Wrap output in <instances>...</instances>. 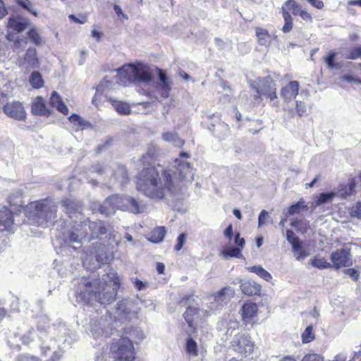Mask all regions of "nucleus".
Here are the masks:
<instances>
[{"label": "nucleus", "instance_id": "obj_60", "mask_svg": "<svg viewBox=\"0 0 361 361\" xmlns=\"http://www.w3.org/2000/svg\"><path fill=\"white\" fill-rule=\"evenodd\" d=\"M228 290V288L224 287L220 290L214 294V300L216 301H219L223 296H224Z\"/></svg>", "mask_w": 361, "mask_h": 361}, {"label": "nucleus", "instance_id": "obj_39", "mask_svg": "<svg viewBox=\"0 0 361 361\" xmlns=\"http://www.w3.org/2000/svg\"><path fill=\"white\" fill-rule=\"evenodd\" d=\"M336 196V193L334 192H322L320 193L316 200V204L317 205L322 204L324 203L330 202L333 200V198Z\"/></svg>", "mask_w": 361, "mask_h": 361}, {"label": "nucleus", "instance_id": "obj_9", "mask_svg": "<svg viewBox=\"0 0 361 361\" xmlns=\"http://www.w3.org/2000/svg\"><path fill=\"white\" fill-rule=\"evenodd\" d=\"M331 267L334 269H340L343 267H349L353 265V259L349 248H340L332 252L330 256Z\"/></svg>", "mask_w": 361, "mask_h": 361}, {"label": "nucleus", "instance_id": "obj_43", "mask_svg": "<svg viewBox=\"0 0 361 361\" xmlns=\"http://www.w3.org/2000/svg\"><path fill=\"white\" fill-rule=\"evenodd\" d=\"M336 53L334 51H331L329 53L328 56L325 57L324 61L327 65V67L329 69H333L334 68L338 67V64L335 63Z\"/></svg>", "mask_w": 361, "mask_h": 361}, {"label": "nucleus", "instance_id": "obj_40", "mask_svg": "<svg viewBox=\"0 0 361 361\" xmlns=\"http://www.w3.org/2000/svg\"><path fill=\"white\" fill-rule=\"evenodd\" d=\"M314 339V334L312 326H308L302 334V341L304 343H307Z\"/></svg>", "mask_w": 361, "mask_h": 361}, {"label": "nucleus", "instance_id": "obj_36", "mask_svg": "<svg viewBox=\"0 0 361 361\" xmlns=\"http://www.w3.org/2000/svg\"><path fill=\"white\" fill-rule=\"evenodd\" d=\"M292 248L295 258L298 261L305 259L309 255V253L302 247L300 241L298 242V245L296 247H292Z\"/></svg>", "mask_w": 361, "mask_h": 361}, {"label": "nucleus", "instance_id": "obj_37", "mask_svg": "<svg viewBox=\"0 0 361 361\" xmlns=\"http://www.w3.org/2000/svg\"><path fill=\"white\" fill-rule=\"evenodd\" d=\"M27 37L35 45L39 46L42 44V39L37 29L34 27L30 29L27 32Z\"/></svg>", "mask_w": 361, "mask_h": 361}, {"label": "nucleus", "instance_id": "obj_15", "mask_svg": "<svg viewBox=\"0 0 361 361\" xmlns=\"http://www.w3.org/2000/svg\"><path fill=\"white\" fill-rule=\"evenodd\" d=\"M300 83L297 80H291L281 89L280 94L284 102L293 100L299 93Z\"/></svg>", "mask_w": 361, "mask_h": 361}, {"label": "nucleus", "instance_id": "obj_7", "mask_svg": "<svg viewBox=\"0 0 361 361\" xmlns=\"http://www.w3.org/2000/svg\"><path fill=\"white\" fill-rule=\"evenodd\" d=\"M230 347L240 357H247L253 353L255 343L249 335L238 333L232 339Z\"/></svg>", "mask_w": 361, "mask_h": 361}, {"label": "nucleus", "instance_id": "obj_29", "mask_svg": "<svg viewBox=\"0 0 361 361\" xmlns=\"http://www.w3.org/2000/svg\"><path fill=\"white\" fill-rule=\"evenodd\" d=\"M281 12L284 20V25L282 27V30L283 32L287 33L293 28V18L285 7L281 8Z\"/></svg>", "mask_w": 361, "mask_h": 361}, {"label": "nucleus", "instance_id": "obj_19", "mask_svg": "<svg viewBox=\"0 0 361 361\" xmlns=\"http://www.w3.org/2000/svg\"><path fill=\"white\" fill-rule=\"evenodd\" d=\"M49 104L62 114L65 116L68 114L69 111L67 106L63 102L61 97L56 91L52 92L49 98Z\"/></svg>", "mask_w": 361, "mask_h": 361}, {"label": "nucleus", "instance_id": "obj_32", "mask_svg": "<svg viewBox=\"0 0 361 361\" xmlns=\"http://www.w3.org/2000/svg\"><path fill=\"white\" fill-rule=\"evenodd\" d=\"M123 207L126 206L133 213L140 212V206L135 199L130 197H123Z\"/></svg>", "mask_w": 361, "mask_h": 361}, {"label": "nucleus", "instance_id": "obj_8", "mask_svg": "<svg viewBox=\"0 0 361 361\" xmlns=\"http://www.w3.org/2000/svg\"><path fill=\"white\" fill-rule=\"evenodd\" d=\"M243 324L245 326H256L258 322L259 307L257 303L250 300L246 301L240 310Z\"/></svg>", "mask_w": 361, "mask_h": 361}, {"label": "nucleus", "instance_id": "obj_52", "mask_svg": "<svg viewBox=\"0 0 361 361\" xmlns=\"http://www.w3.org/2000/svg\"><path fill=\"white\" fill-rule=\"evenodd\" d=\"M94 228L97 230V233L99 235H104L107 233V228L104 224L102 221L95 224Z\"/></svg>", "mask_w": 361, "mask_h": 361}, {"label": "nucleus", "instance_id": "obj_16", "mask_svg": "<svg viewBox=\"0 0 361 361\" xmlns=\"http://www.w3.org/2000/svg\"><path fill=\"white\" fill-rule=\"evenodd\" d=\"M200 315V309L197 307H192L188 305L186 307L185 312L183 314V317L188 324V326L192 329V333L195 334L197 328L195 324V321L198 319Z\"/></svg>", "mask_w": 361, "mask_h": 361}, {"label": "nucleus", "instance_id": "obj_63", "mask_svg": "<svg viewBox=\"0 0 361 361\" xmlns=\"http://www.w3.org/2000/svg\"><path fill=\"white\" fill-rule=\"evenodd\" d=\"M134 285H135V288L138 290H142L146 286V283H145L142 282V281H140V279H136L135 280Z\"/></svg>", "mask_w": 361, "mask_h": 361}, {"label": "nucleus", "instance_id": "obj_14", "mask_svg": "<svg viewBox=\"0 0 361 361\" xmlns=\"http://www.w3.org/2000/svg\"><path fill=\"white\" fill-rule=\"evenodd\" d=\"M31 113L35 116L49 117L53 111L47 106L42 97L37 96L31 103Z\"/></svg>", "mask_w": 361, "mask_h": 361}, {"label": "nucleus", "instance_id": "obj_6", "mask_svg": "<svg viewBox=\"0 0 361 361\" xmlns=\"http://www.w3.org/2000/svg\"><path fill=\"white\" fill-rule=\"evenodd\" d=\"M120 75L127 78L130 81L149 83L154 78V71L151 66L142 62L137 61L123 66L118 70Z\"/></svg>", "mask_w": 361, "mask_h": 361}, {"label": "nucleus", "instance_id": "obj_17", "mask_svg": "<svg viewBox=\"0 0 361 361\" xmlns=\"http://www.w3.org/2000/svg\"><path fill=\"white\" fill-rule=\"evenodd\" d=\"M242 293L247 296L259 295L262 287L259 284L252 280H247L240 286Z\"/></svg>", "mask_w": 361, "mask_h": 361}, {"label": "nucleus", "instance_id": "obj_27", "mask_svg": "<svg viewBox=\"0 0 361 361\" xmlns=\"http://www.w3.org/2000/svg\"><path fill=\"white\" fill-rule=\"evenodd\" d=\"M247 269L249 271L256 274L266 281H270L272 279L271 275L260 266H252L248 267Z\"/></svg>", "mask_w": 361, "mask_h": 361}, {"label": "nucleus", "instance_id": "obj_23", "mask_svg": "<svg viewBox=\"0 0 361 361\" xmlns=\"http://www.w3.org/2000/svg\"><path fill=\"white\" fill-rule=\"evenodd\" d=\"M290 226L298 232L302 234L307 233L310 228L309 221L304 218L293 219L290 222Z\"/></svg>", "mask_w": 361, "mask_h": 361}, {"label": "nucleus", "instance_id": "obj_2", "mask_svg": "<svg viewBox=\"0 0 361 361\" xmlns=\"http://www.w3.org/2000/svg\"><path fill=\"white\" fill-rule=\"evenodd\" d=\"M83 290L79 293V297L87 305L90 304L94 298L100 304H110L115 300L118 290L121 286V279L117 273H108L99 278L90 281L83 277Z\"/></svg>", "mask_w": 361, "mask_h": 361}, {"label": "nucleus", "instance_id": "obj_57", "mask_svg": "<svg viewBox=\"0 0 361 361\" xmlns=\"http://www.w3.org/2000/svg\"><path fill=\"white\" fill-rule=\"evenodd\" d=\"M309 4H310L313 7L317 9H322L324 6V4L321 0H306Z\"/></svg>", "mask_w": 361, "mask_h": 361}, {"label": "nucleus", "instance_id": "obj_31", "mask_svg": "<svg viewBox=\"0 0 361 361\" xmlns=\"http://www.w3.org/2000/svg\"><path fill=\"white\" fill-rule=\"evenodd\" d=\"M112 104L116 111L122 115H128L130 114V107L128 104L121 101H112Z\"/></svg>", "mask_w": 361, "mask_h": 361}, {"label": "nucleus", "instance_id": "obj_62", "mask_svg": "<svg viewBox=\"0 0 361 361\" xmlns=\"http://www.w3.org/2000/svg\"><path fill=\"white\" fill-rule=\"evenodd\" d=\"M8 14V11L5 6V4L0 0V19L4 18Z\"/></svg>", "mask_w": 361, "mask_h": 361}, {"label": "nucleus", "instance_id": "obj_28", "mask_svg": "<svg viewBox=\"0 0 361 361\" xmlns=\"http://www.w3.org/2000/svg\"><path fill=\"white\" fill-rule=\"evenodd\" d=\"M310 264L314 267L318 268L319 269H324L331 267V264L330 262H327V260L324 257H320L319 255H316L312 259H311Z\"/></svg>", "mask_w": 361, "mask_h": 361}, {"label": "nucleus", "instance_id": "obj_45", "mask_svg": "<svg viewBox=\"0 0 361 361\" xmlns=\"http://www.w3.org/2000/svg\"><path fill=\"white\" fill-rule=\"evenodd\" d=\"M186 238H187V235H186V233H180L178 236L177 240H176V244L174 246V250L176 251H179L182 249L183 245L186 242Z\"/></svg>", "mask_w": 361, "mask_h": 361}, {"label": "nucleus", "instance_id": "obj_54", "mask_svg": "<svg viewBox=\"0 0 361 361\" xmlns=\"http://www.w3.org/2000/svg\"><path fill=\"white\" fill-rule=\"evenodd\" d=\"M61 205L62 207H63L65 209H70V210H72V209H75V202L68 199V198H66V199H63L62 201H61Z\"/></svg>", "mask_w": 361, "mask_h": 361}, {"label": "nucleus", "instance_id": "obj_33", "mask_svg": "<svg viewBox=\"0 0 361 361\" xmlns=\"http://www.w3.org/2000/svg\"><path fill=\"white\" fill-rule=\"evenodd\" d=\"M307 208L305 202L302 199L297 202L295 204L290 205L288 207V213L290 215H293L300 213L301 211L305 210Z\"/></svg>", "mask_w": 361, "mask_h": 361}, {"label": "nucleus", "instance_id": "obj_1", "mask_svg": "<svg viewBox=\"0 0 361 361\" xmlns=\"http://www.w3.org/2000/svg\"><path fill=\"white\" fill-rule=\"evenodd\" d=\"M142 167L136 176V189L149 199L161 200L168 193H173L175 184L170 170L163 169L161 173L156 167L157 153L149 149L140 159Z\"/></svg>", "mask_w": 361, "mask_h": 361}, {"label": "nucleus", "instance_id": "obj_47", "mask_svg": "<svg viewBox=\"0 0 361 361\" xmlns=\"http://www.w3.org/2000/svg\"><path fill=\"white\" fill-rule=\"evenodd\" d=\"M301 361H324V357L317 353H308L306 354Z\"/></svg>", "mask_w": 361, "mask_h": 361}, {"label": "nucleus", "instance_id": "obj_21", "mask_svg": "<svg viewBox=\"0 0 361 361\" xmlns=\"http://www.w3.org/2000/svg\"><path fill=\"white\" fill-rule=\"evenodd\" d=\"M27 25L26 20H22L19 18L10 17L8 19L7 27L20 33L25 30Z\"/></svg>", "mask_w": 361, "mask_h": 361}, {"label": "nucleus", "instance_id": "obj_49", "mask_svg": "<svg viewBox=\"0 0 361 361\" xmlns=\"http://www.w3.org/2000/svg\"><path fill=\"white\" fill-rule=\"evenodd\" d=\"M190 301H194L193 295L188 294V295H185L183 297H181L180 298V300H178V304L180 306L185 307L188 304H189L190 302Z\"/></svg>", "mask_w": 361, "mask_h": 361}, {"label": "nucleus", "instance_id": "obj_50", "mask_svg": "<svg viewBox=\"0 0 361 361\" xmlns=\"http://www.w3.org/2000/svg\"><path fill=\"white\" fill-rule=\"evenodd\" d=\"M68 18L76 23L84 24L87 22V17L85 14L80 15V18H77L75 15L71 14L68 16Z\"/></svg>", "mask_w": 361, "mask_h": 361}, {"label": "nucleus", "instance_id": "obj_12", "mask_svg": "<svg viewBox=\"0 0 361 361\" xmlns=\"http://www.w3.org/2000/svg\"><path fill=\"white\" fill-rule=\"evenodd\" d=\"M3 111L7 116L16 121H25L27 116L23 104L18 101L7 102L3 106Z\"/></svg>", "mask_w": 361, "mask_h": 361}, {"label": "nucleus", "instance_id": "obj_35", "mask_svg": "<svg viewBox=\"0 0 361 361\" xmlns=\"http://www.w3.org/2000/svg\"><path fill=\"white\" fill-rule=\"evenodd\" d=\"M175 162L177 164L178 169L180 171V176L181 178H185L188 171H190L191 165L188 161H181L179 159H176Z\"/></svg>", "mask_w": 361, "mask_h": 361}, {"label": "nucleus", "instance_id": "obj_51", "mask_svg": "<svg viewBox=\"0 0 361 361\" xmlns=\"http://www.w3.org/2000/svg\"><path fill=\"white\" fill-rule=\"evenodd\" d=\"M269 218V214L266 210H262L258 217V226L261 227L265 223L267 219Z\"/></svg>", "mask_w": 361, "mask_h": 361}, {"label": "nucleus", "instance_id": "obj_44", "mask_svg": "<svg viewBox=\"0 0 361 361\" xmlns=\"http://www.w3.org/2000/svg\"><path fill=\"white\" fill-rule=\"evenodd\" d=\"M286 239L291 244L292 247H296L298 242L300 241L299 238L295 236L294 232L290 229L286 231Z\"/></svg>", "mask_w": 361, "mask_h": 361}, {"label": "nucleus", "instance_id": "obj_3", "mask_svg": "<svg viewBox=\"0 0 361 361\" xmlns=\"http://www.w3.org/2000/svg\"><path fill=\"white\" fill-rule=\"evenodd\" d=\"M25 216L37 226H44L57 216V204L51 197L30 202L24 207Z\"/></svg>", "mask_w": 361, "mask_h": 361}, {"label": "nucleus", "instance_id": "obj_18", "mask_svg": "<svg viewBox=\"0 0 361 361\" xmlns=\"http://www.w3.org/2000/svg\"><path fill=\"white\" fill-rule=\"evenodd\" d=\"M255 32L257 42L262 46L269 47L271 42L277 39L276 35H271L267 30L260 27L255 28Z\"/></svg>", "mask_w": 361, "mask_h": 361}, {"label": "nucleus", "instance_id": "obj_38", "mask_svg": "<svg viewBox=\"0 0 361 361\" xmlns=\"http://www.w3.org/2000/svg\"><path fill=\"white\" fill-rule=\"evenodd\" d=\"M15 2L18 6L27 10L34 16L37 17L38 16L37 12L32 8V3L29 0H15Z\"/></svg>", "mask_w": 361, "mask_h": 361}, {"label": "nucleus", "instance_id": "obj_5", "mask_svg": "<svg viewBox=\"0 0 361 361\" xmlns=\"http://www.w3.org/2000/svg\"><path fill=\"white\" fill-rule=\"evenodd\" d=\"M253 93V106H258L266 99L270 102L277 99L276 84L270 75L259 77L249 83Z\"/></svg>", "mask_w": 361, "mask_h": 361}, {"label": "nucleus", "instance_id": "obj_46", "mask_svg": "<svg viewBox=\"0 0 361 361\" xmlns=\"http://www.w3.org/2000/svg\"><path fill=\"white\" fill-rule=\"evenodd\" d=\"M295 110L300 117L304 116L307 111L306 104L302 101H296Z\"/></svg>", "mask_w": 361, "mask_h": 361}, {"label": "nucleus", "instance_id": "obj_53", "mask_svg": "<svg viewBox=\"0 0 361 361\" xmlns=\"http://www.w3.org/2000/svg\"><path fill=\"white\" fill-rule=\"evenodd\" d=\"M345 273L355 281H357L359 279L360 274L358 271L353 268H349L345 269Z\"/></svg>", "mask_w": 361, "mask_h": 361}, {"label": "nucleus", "instance_id": "obj_26", "mask_svg": "<svg viewBox=\"0 0 361 361\" xmlns=\"http://www.w3.org/2000/svg\"><path fill=\"white\" fill-rule=\"evenodd\" d=\"M29 82L35 89H39L44 86V82L42 75L38 71H33L29 78Z\"/></svg>", "mask_w": 361, "mask_h": 361}, {"label": "nucleus", "instance_id": "obj_48", "mask_svg": "<svg viewBox=\"0 0 361 361\" xmlns=\"http://www.w3.org/2000/svg\"><path fill=\"white\" fill-rule=\"evenodd\" d=\"M16 361H40V359L37 356L21 354L16 357Z\"/></svg>", "mask_w": 361, "mask_h": 361}, {"label": "nucleus", "instance_id": "obj_42", "mask_svg": "<svg viewBox=\"0 0 361 361\" xmlns=\"http://www.w3.org/2000/svg\"><path fill=\"white\" fill-rule=\"evenodd\" d=\"M349 214L352 217L361 219V202H357L349 209Z\"/></svg>", "mask_w": 361, "mask_h": 361}, {"label": "nucleus", "instance_id": "obj_34", "mask_svg": "<svg viewBox=\"0 0 361 361\" xmlns=\"http://www.w3.org/2000/svg\"><path fill=\"white\" fill-rule=\"evenodd\" d=\"M282 7L288 11H290L293 15L297 16L301 10V6L294 0H287Z\"/></svg>", "mask_w": 361, "mask_h": 361}, {"label": "nucleus", "instance_id": "obj_10", "mask_svg": "<svg viewBox=\"0 0 361 361\" xmlns=\"http://www.w3.org/2000/svg\"><path fill=\"white\" fill-rule=\"evenodd\" d=\"M155 71L158 74L159 80V82H157L155 86L156 91L161 98L167 99L170 96V93L172 90L173 82L167 76L165 71L158 67L155 68Z\"/></svg>", "mask_w": 361, "mask_h": 361}, {"label": "nucleus", "instance_id": "obj_4", "mask_svg": "<svg viewBox=\"0 0 361 361\" xmlns=\"http://www.w3.org/2000/svg\"><path fill=\"white\" fill-rule=\"evenodd\" d=\"M123 334L133 337V334H138L135 328L133 326L123 329ZM109 353L114 361H135L136 351L131 339L127 336H121L118 339H114L109 346Z\"/></svg>", "mask_w": 361, "mask_h": 361}, {"label": "nucleus", "instance_id": "obj_25", "mask_svg": "<svg viewBox=\"0 0 361 361\" xmlns=\"http://www.w3.org/2000/svg\"><path fill=\"white\" fill-rule=\"evenodd\" d=\"M241 252L242 250L240 247H231L221 250V255L224 259L232 257L240 258L243 257Z\"/></svg>", "mask_w": 361, "mask_h": 361}, {"label": "nucleus", "instance_id": "obj_64", "mask_svg": "<svg viewBox=\"0 0 361 361\" xmlns=\"http://www.w3.org/2000/svg\"><path fill=\"white\" fill-rule=\"evenodd\" d=\"M68 239H69L71 243L78 242L79 236L74 231H70L69 232V235H68Z\"/></svg>", "mask_w": 361, "mask_h": 361}, {"label": "nucleus", "instance_id": "obj_59", "mask_svg": "<svg viewBox=\"0 0 361 361\" xmlns=\"http://www.w3.org/2000/svg\"><path fill=\"white\" fill-rule=\"evenodd\" d=\"M301 18L305 21L311 22L312 20V17L307 11L304 10H300L298 14Z\"/></svg>", "mask_w": 361, "mask_h": 361}, {"label": "nucleus", "instance_id": "obj_58", "mask_svg": "<svg viewBox=\"0 0 361 361\" xmlns=\"http://www.w3.org/2000/svg\"><path fill=\"white\" fill-rule=\"evenodd\" d=\"M224 236L231 240L233 236V226L229 224L224 231Z\"/></svg>", "mask_w": 361, "mask_h": 361}, {"label": "nucleus", "instance_id": "obj_30", "mask_svg": "<svg viewBox=\"0 0 361 361\" xmlns=\"http://www.w3.org/2000/svg\"><path fill=\"white\" fill-rule=\"evenodd\" d=\"M185 348L188 355L193 357L198 355L197 343L192 338L190 337L186 340Z\"/></svg>", "mask_w": 361, "mask_h": 361}, {"label": "nucleus", "instance_id": "obj_55", "mask_svg": "<svg viewBox=\"0 0 361 361\" xmlns=\"http://www.w3.org/2000/svg\"><path fill=\"white\" fill-rule=\"evenodd\" d=\"M162 138L168 142L175 141L178 139V135L171 132H165L162 134Z\"/></svg>", "mask_w": 361, "mask_h": 361}, {"label": "nucleus", "instance_id": "obj_24", "mask_svg": "<svg viewBox=\"0 0 361 361\" xmlns=\"http://www.w3.org/2000/svg\"><path fill=\"white\" fill-rule=\"evenodd\" d=\"M68 120L75 127L76 130H84L90 126V123L88 121H85L75 114L71 115Z\"/></svg>", "mask_w": 361, "mask_h": 361}, {"label": "nucleus", "instance_id": "obj_41", "mask_svg": "<svg viewBox=\"0 0 361 361\" xmlns=\"http://www.w3.org/2000/svg\"><path fill=\"white\" fill-rule=\"evenodd\" d=\"M361 57V45L350 49L345 56V59L355 60Z\"/></svg>", "mask_w": 361, "mask_h": 361}, {"label": "nucleus", "instance_id": "obj_22", "mask_svg": "<svg viewBox=\"0 0 361 361\" xmlns=\"http://www.w3.org/2000/svg\"><path fill=\"white\" fill-rule=\"evenodd\" d=\"M24 60L32 68H37L39 66V61L35 48L30 47L27 49Z\"/></svg>", "mask_w": 361, "mask_h": 361}, {"label": "nucleus", "instance_id": "obj_61", "mask_svg": "<svg viewBox=\"0 0 361 361\" xmlns=\"http://www.w3.org/2000/svg\"><path fill=\"white\" fill-rule=\"evenodd\" d=\"M341 80L349 82H354L356 83H361V79L355 78L351 75H344L341 76Z\"/></svg>", "mask_w": 361, "mask_h": 361}, {"label": "nucleus", "instance_id": "obj_13", "mask_svg": "<svg viewBox=\"0 0 361 361\" xmlns=\"http://www.w3.org/2000/svg\"><path fill=\"white\" fill-rule=\"evenodd\" d=\"M14 214L7 207L0 209V232H13L14 229Z\"/></svg>", "mask_w": 361, "mask_h": 361}, {"label": "nucleus", "instance_id": "obj_20", "mask_svg": "<svg viewBox=\"0 0 361 361\" xmlns=\"http://www.w3.org/2000/svg\"><path fill=\"white\" fill-rule=\"evenodd\" d=\"M165 226H156L147 235V239L154 243L162 242L166 234Z\"/></svg>", "mask_w": 361, "mask_h": 361}, {"label": "nucleus", "instance_id": "obj_11", "mask_svg": "<svg viewBox=\"0 0 361 361\" xmlns=\"http://www.w3.org/2000/svg\"><path fill=\"white\" fill-rule=\"evenodd\" d=\"M123 197L118 195H113L104 201L99 206V211L101 214L109 216L114 214L116 209H123Z\"/></svg>", "mask_w": 361, "mask_h": 361}, {"label": "nucleus", "instance_id": "obj_56", "mask_svg": "<svg viewBox=\"0 0 361 361\" xmlns=\"http://www.w3.org/2000/svg\"><path fill=\"white\" fill-rule=\"evenodd\" d=\"M245 240L243 238L240 237L239 233H236L235 235V243L236 244V247H240L241 250L243 249L245 245Z\"/></svg>", "mask_w": 361, "mask_h": 361}]
</instances>
